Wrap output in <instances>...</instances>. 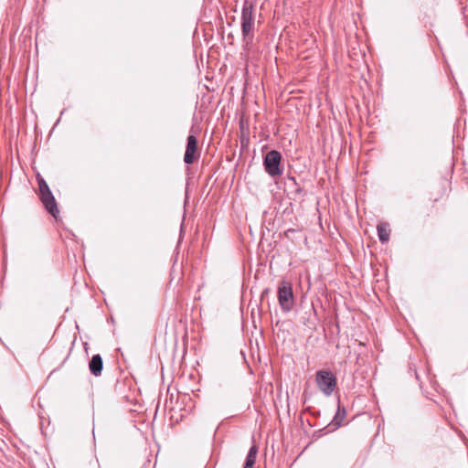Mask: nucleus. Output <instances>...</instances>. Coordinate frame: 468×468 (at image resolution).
Wrapping results in <instances>:
<instances>
[{
  "instance_id": "1",
  "label": "nucleus",
  "mask_w": 468,
  "mask_h": 468,
  "mask_svg": "<svg viewBox=\"0 0 468 468\" xmlns=\"http://www.w3.org/2000/svg\"><path fill=\"white\" fill-rule=\"evenodd\" d=\"M255 29V8L250 1H245L241 11V34L245 46L252 43Z\"/></svg>"
},
{
  "instance_id": "2",
  "label": "nucleus",
  "mask_w": 468,
  "mask_h": 468,
  "mask_svg": "<svg viewBox=\"0 0 468 468\" xmlns=\"http://www.w3.org/2000/svg\"><path fill=\"white\" fill-rule=\"evenodd\" d=\"M315 382L318 389L326 397L331 396L337 386L335 376L327 369H322L316 372Z\"/></svg>"
},
{
  "instance_id": "3",
  "label": "nucleus",
  "mask_w": 468,
  "mask_h": 468,
  "mask_svg": "<svg viewBox=\"0 0 468 468\" xmlns=\"http://www.w3.org/2000/svg\"><path fill=\"white\" fill-rule=\"evenodd\" d=\"M263 165L266 173L271 177H278L283 173L282 165V154L277 150L268 152L263 159Z\"/></svg>"
},
{
  "instance_id": "4",
  "label": "nucleus",
  "mask_w": 468,
  "mask_h": 468,
  "mask_svg": "<svg viewBox=\"0 0 468 468\" xmlns=\"http://www.w3.org/2000/svg\"><path fill=\"white\" fill-rule=\"evenodd\" d=\"M278 302L283 312H290L294 304V297L292 284L287 281H282L278 286Z\"/></svg>"
},
{
  "instance_id": "5",
  "label": "nucleus",
  "mask_w": 468,
  "mask_h": 468,
  "mask_svg": "<svg viewBox=\"0 0 468 468\" xmlns=\"http://www.w3.org/2000/svg\"><path fill=\"white\" fill-rule=\"evenodd\" d=\"M199 151L197 147V139L195 135L187 136L186 148L184 155V162L186 165H192L197 159L199 158Z\"/></svg>"
},
{
  "instance_id": "6",
  "label": "nucleus",
  "mask_w": 468,
  "mask_h": 468,
  "mask_svg": "<svg viewBox=\"0 0 468 468\" xmlns=\"http://www.w3.org/2000/svg\"><path fill=\"white\" fill-rule=\"evenodd\" d=\"M41 202L48 213H50L55 218L59 214L56 199L51 192L48 191L39 196Z\"/></svg>"
},
{
  "instance_id": "7",
  "label": "nucleus",
  "mask_w": 468,
  "mask_h": 468,
  "mask_svg": "<svg viewBox=\"0 0 468 468\" xmlns=\"http://www.w3.org/2000/svg\"><path fill=\"white\" fill-rule=\"evenodd\" d=\"M89 368L93 376H101L103 368V362L101 355L97 354L91 357L89 363Z\"/></svg>"
},
{
  "instance_id": "8",
  "label": "nucleus",
  "mask_w": 468,
  "mask_h": 468,
  "mask_svg": "<svg viewBox=\"0 0 468 468\" xmlns=\"http://www.w3.org/2000/svg\"><path fill=\"white\" fill-rule=\"evenodd\" d=\"M378 236L382 243L388 242L389 239L390 229L388 224L380 223L377 227Z\"/></svg>"
},
{
  "instance_id": "9",
  "label": "nucleus",
  "mask_w": 468,
  "mask_h": 468,
  "mask_svg": "<svg viewBox=\"0 0 468 468\" xmlns=\"http://www.w3.org/2000/svg\"><path fill=\"white\" fill-rule=\"evenodd\" d=\"M258 453V447L256 445H252L247 454L245 464L243 468H253Z\"/></svg>"
},
{
  "instance_id": "10",
  "label": "nucleus",
  "mask_w": 468,
  "mask_h": 468,
  "mask_svg": "<svg viewBox=\"0 0 468 468\" xmlns=\"http://www.w3.org/2000/svg\"><path fill=\"white\" fill-rule=\"evenodd\" d=\"M346 409L345 407H343L341 404H340V401L338 400V405H337V411L334 417V420H333V423L335 427H340L346 418Z\"/></svg>"
},
{
  "instance_id": "11",
  "label": "nucleus",
  "mask_w": 468,
  "mask_h": 468,
  "mask_svg": "<svg viewBox=\"0 0 468 468\" xmlns=\"http://www.w3.org/2000/svg\"><path fill=\"white\" fill-rule=\"evenodd\" d=\"M37 184H38V194L39 196L50 191V188L45 179L41 177L39 175L37 176Z\"/></svg>"
}]
</instances>
